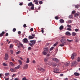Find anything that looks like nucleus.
I'll return each instance as SVG.
<instances>
[{
	"label": "nucleus",
	"mask_w": 80,
	"mask_h": 80,
	"mask_svg": "<svg viewBox=\"0 0 80 80\" xmlns=\"http://www.w3.org/2000/svg\"><path fill=\"white\" fill-rule=\"evenodd\" d=\"M12 31L13 32H15L16 31V28H13V30H12Z\"/></svg>",
	"instance_id": "obj_44"
},
{
	"label": "nucleus",
	"mask_w": 80,
	"mask_h": 80,
	"mask_svg": "<svg viewBox=\"0 0 80 80\" xmlns=\"http://www.w3.org/2000/svg\"><path fill=\"white\" fill-rule=\"evenodd\" d=\"M60 22L61 23H64V20L63 19H60Z\"/></svg>",
	"instance_id": "obj_27"
},
{
	"label": "nucleus",
	"mask_w": 80,
	"mask_h": 80,
	"mask_svg": "<svg viewBox=\"0 0 80 80\" xmlns=\"http://www.w3.org/2000/svg\"><path fill=\"white\" fill-rule=\"evenodd\" d=\"M80 15V13L78 12V13H76L74 14V17H78V16H79V15Z\"/></svg>",
	"instance_id": "obj_15"
},
{
	"label": "nucleus",
	"mask_w": 80,
	"mask_h": 80,
	"mask_svg": "<svg viewBox=\"0 0 80 80\" xmlns=\"http://www.w3.org/2000/svg\"><path fill=\"white\" fill-rule=\"evenodd\" d=\"M68 30L69 31H71V29L70 28H67Z\"/></svg>",
	"instance_id": "obj_57"
},
{
	"label": "nucleus",
	"mask_w": 80,
	"mask_h": 80,
	"mask_svg": "<svg viewBox=\"0 0 80 80\" xmlns=\"http://www.w3.org/2000/svg\"><path fill=\"white\" fill-rule=\"evenodd\" d=\"M67 27H68L69 28H72V26H71V25L69 24L67 25Z\"/></svg>",
	"instance_id": "obj_39"
},
{
	"label": "nucleus",
	"mask_w": 80,
	"mask_h": 80,
	"mask_svg": "<svg viewBox=\"0 0 80 80\" xmlns=\"http://www.w3.org/2000/svg\"><path fill=\"white\" fill-rule=\"evenodd\" d=\"M10 64L11 65V66H14V65H14V64H13L12 62H10Z\"/></svg>",
	"instance_id": "obj_30"
},
{
	"label": "nucleus",
	"mask_w": 80,
	"mask_h": 80,
	"mask_svg": "<svg viewBox=\"0 0 80 80\" xmlns=\"http://www.w3.org/2000/svg\"><path fill=\"white\" fill-rule=\"evenodd\" d=\"M65 34L66 35H68V36H70L71 35V34H70V32H66Z\"/></svg>",
	"instance_id": "obj_12"
},
{
	"label": "nucleus",
	"mask_w": 80,
	"mask_h": 80,
	"mask_svg": "<svg viewBox=\"0 0 80 80\" xmlns=\"http://www.w3.org/2000/svg\"><path fill=\"white\" fill-rule=\"evenodd\" d=\"M26 26H27V25H26V24H24L23 25V27L24 28H26Z\"/></svg>",
	"instance_id": "obj_48"
},
{
	"label": "nucleus",
	"mask_w": 80,
	"mask_h": 80,
	"mask_svg": "<svg viewBox=\"0 0 80 80\" xmlns=\"http://www.w3.org/2000/svg\"><path fill=\"white\" fill-rule=\"evenodd\" d=\"M16 75V74H13V75L12 76V78H13V77H14V76H15Z\"/></svg>",
	"instance_id": "obj_54"
},
{
	"label": "nucleus",
	"mask_w": 80,
	"mask_h": 80,
	"mask_svg": "<svg viewBox=\"0 0 80 80\" xmlns=\"http://www.w3.org/2000/svg\"><path fill=\"white\" fill-rule=\"evenodd\" d=\"M28 41L27 38H25L23 39V43H28Z\"/></svg>",
	"instance_id": "obj_6"
},
{
	"label": "nucleus",
	"mask_w": 80,
	"mask_h": 80,
	"mask_svg": "<svg viewBox=\"0 0 80 80\" xmlns=\"http://www.w3.org/2000/svg\"><path fill=\"white\" fill-rule=\"evenodd\" d=\"M3 66H8V65L7 64H5V62H3Z\"/></svg>",
	"instance_id": "obj_35"
},
{
	"label": "nucleus",
	"mask_w": 80,
	"mask_h": 80,
	"mask_svg": "<svg viewBox=\"0 0 80 80\" xmlns=\"http://www.w3.org/2000/svg\"><path fill=\"white\" fill-rule=\"evenodd\" d=\"M19 44L21 47H23V44L21 43H19Z\"/></svg>",
	"instance_id": "obj_47"
},
{
	"label": "nucleus",
	"mask_w": 80,
	"mask_h": 80,
	"mask_svg": "<svg viewBox=\"0 0 80 80\" xmlns=\"http://www.w3.org/2000/svg\"><path fill=\"white\" fill-rule=\"evenodd\" d=\"M66 66H69L70 65V63L68 62H66Z\"/></svg>",
	"instance_id": "obj_31"
},
{
	"label": "nucleus",
	"mask_w": 80,
	"mask_h": 80,
	"mask_svg": "<svg viewBox=\"0 0 80 80\" xmlns=\"http://www.w3.org/2000/svg\"><path fill=\"white\" fill-rule=\"evenodd\" d=\"M28 64H26V65H24L23 69H27L28 68Z\"/></svg>",
	"instance_id": "obj_9"
},
{
	"label": "nucleus",
	"mask_w": 80,
	"mask_h": 80,
	"mask_svg": "<svg viewBox=\"0 0 80 80\" xmlns=\"http://www.w3.org/2000/svg\"><path fill=\"white\" fill-rule=\"evenodd\" d=\"M42 30H41V32H42V33H44V31H43V28H42Z\"/></svg>",
	"instance_id": "obj_50"
},
{
	"label": "nucleus",
	"mask_w": 80,
	"mask_h": 80,
	"mask_svg": "<svg viewBox=\"0 0 80 80\" xmlns=\"http://www.w3.org/2000/svg\"><path fill=\"white\" fill-rule=\"evenodd\" d=\"M32 36V37H35V34H32L31 35Z\"/></svg>",
	"instance_id": "obj_58"
},
{
	"label": "nucleus",
	"mask_w": 80,
	"mask_h": 80,
	"mask_svg": "<svg viewBox=\"0 0 80 80\" xmlns=\"http://www.w3.org/2000/svg\"><path fill=\"white\" fill-rule=\"evenodd\" d=\"M53 47H52L50 49V51H51V50H52L53 49Z\"/></svg>",
	"instance_id": "obj_49"
},
{
	"label": "nucleus",
	"mask_w": 80,
	"mask_h": 80,
	"mask_svg": "<svg viewBox=\"0 0 80 80\" xmlns=\"http://www.w3.org/2000/svg\"><path fill=\"white\" fill-rule=\"evenodd\" d=\"M30 43H29V45L33 47V45H35V43H36V41L35 40H31L30 41Z\"/></svg>",
	"instance_id": "obj_2"
},
{
	"label": "nucleus",
	"mask_w": 80,
	"mask_h": 80,
	"mask_svg": "<svg viewBox=\"0 0 80 80\" xmlns=\"http://www.w3.org/2000/svg\"><path fill=\"white\" fill-rule=\"evenodd\" d=\"M60 76L61 77H63V74H61L60 75Z\"/></svg>",
	"instance_id": "obj_63"
},
{
	"label": "nucleus",
	"mask_w": 80,
	"mask_h": 80,
	"mask_svg": "<svg viewBox=\"0 0 80 80\" xmlns=\"http://www.w3.org/2000/svg\"><path fill=\"white\" fill-rule=\"evenodd\" d=\"M28 38H29V39H33V38H35L34 37H32L31 36H28Z\"/></svg>",
	"instance_id": "obj_17"
},
{
	"label": "nucleus",
	"mask_w": 80,
	"mask_h": 80,
	"mask_svg": "<svg viewBox=\"0 0 80 80\" xmlns=\"http://www.w3.org/2000/svg\"><path fill=\"white\" fill-rule=\"evenodd\" d=\"M8 33H7L5 35L6 37H7V36H8Z\"/></svg>",
	"instance_id": "obj_59"
},
{
	"label": "nucleus",
	"mask_w": 80,
	"mask_h": 80,
	"mask_svg": "<svg viewBox=\"0 0 80 80\" xmlns=\"http://www.w3.org/2000/svg\"><path fill=\"white\" fill-rule=\"evenodd\" d=\"M59 17H58V16H57L55 17V19H56V20H58Z\"/></svg>",
	"instance_id": "obj_29"
},
{
	"label": "nucleus",
	"mask_w": 80,
	"mask_h": 80,
	"mask_svg": "<svg viewBox=\"0 0 80 80\" xmlns=\"http://www.w3.org/2000/svg\"><path fill=\"white\" fill-rule=\"evenodd\" d=\"M80 7V5H77L75 6V8H79Z\"/></svg>",
	"instance_id": "obj_22"
},
{
	"label": "nucleus",
	"mask_w": 80,
	"mask_h": 80,
	"mask_svg": "<svg viewBox=\"0 0 80 80\" xmlns=\"http://www.w3.org/2000/svg\"><path fill=\"white\" fill-rule=\"evenodd\" d=\"M32 50V48L30 47H29L28 48V50Z\"/></svg>",
	"instance_id": "obj_41"
},
{
	"label": "nucleus",
	"mask_w": 80,
	"mask_h": 80,
	"mask_svg": "<svg viewBox=\"0 0 80 80\" xmlns=\"http://www.w3.org/2000/svg\"><path fill=\"white\" fill-rule=\"evenodd\" d=\"M48 47H47L44 48V51L42 53L44 55H46L47 54L48 51Z\"/></svg>",
	"instance_id": "obj_3"
},
{
	"label": "nucleus",
	"mask_w": 80,
	"mask_h": 80,
	"mask_svg": "<svg viewBox=\"0 0 80 80\" xmlns=\"http://www.w3.org/2000/svg\"><path fill=\"white\" fill-rule=\"evenodd\" d=\"M62 39L61 40V43L60 44V47H63L65 45V44L66 43V38L65 37H62Z\"/></svg>",
	"instance_id": "obj_1"
},
{
	"label": "nucleus",
	"mask_w": 80,
	"mask_h": 80,
	"mask_svg": "<svg viewBox=\"0 0 80 80\" xmlns=\"http://www.w3.org/2000/svg\"><path fill=\"white\" fill-rule=\"evenodd\" d=\"M74 75H75V76H79V75H80V73L78 72H75L74 73Z\"/></svg>",
	"instance_id": "obj_16"
},
{
	"label": "nucleus",
	"mask_w": 80,
	"mask_h": 80,
	"mask_svg": "<svg viewBox=\"0 0 80 80\" xmlns=\"http://www.w3.org/2000/svg\"><path fill=\"white\" fill-rule=\"evenodd\" d=\"M67 41H68V42H73V40H70L68 39H67Z\"/></svg>",
	"instance_id": "obj_32"
},
{
	"label": "nucleus",
	"mask_w": 80,
	"mask_h": 80,
	"mask_svg": "<svg viewBox=\"0 0 80 80\" xmlns=\"http://www.w3.org/2000/svg\"><path fill=\"white\" fill-rule=\"evenodd\" d=\"M20 67V65H18V66L15 67L14 68V69L15 70H17V69H18Z\"/></svg>",
	"instance_id": "obj_13"
},
{
	"label": "nucleus",
	"mask_w": 80,
	"mask_h": 80,
	"mask_svg": "<svg viewBox=\"0 0 80 80\" xmlns=\"http://www.w3.org/2000/svg\"><path fill=\"white\" fill-rule=\"evenodd\" d=\"M14 80H18V78H15L14 79Z\"/></svg>",
	"instance_id": "obj_64"
},
{
	"label": "nucleus",
	"mask_w": 80,
	"mask_h": 80,
	"mask_svg": "<svg viewBox=\"0 0 80 80\" xmlns=\"http://www.w3.org/2000/svg\"><path fill=\"white\" fill-rule=\"evenodd\" d=\"M18 62H19L20 63V65H22V61L20 60H18Z\"/></svg>",
	"instance_id": "obj_26"
},
{
	"label": "nucleus",
	"mask_w": 80,
	"mask_h": 80,
	"mask_svg": "<svg viewBox=\"0 0 80 80\" xmlns=\"http://www.w3.org/2000/svg\"><path fill=\"white\" fill-rule=\"evenodd\" d=\"M10 48H13V45L12 44H11L10 45Z\"/></svg>",
	"instance_id": "obj_40"
},
{
	"label": "nucleus",
	"mask_w": 80,
	"mask_h": 80,
	"mask_svg": "<svg viewBox=\"0 0 80 80\" xmlns=\"http://www.w3.org/2000/svg\"><path fill=\"white\" fill-rule=\"evenodd\" d=\"M77 62H76V61H74L72 63V66H73L74 65H77Z\"/></svg>",
	"instance_id": "obj_10"
},
{
	"label": "nucleus",
	"mask_w": 80,
	"mask_h": 80,
	"mask_svg": "<svg viewBox=\"0 0 80 80\" xmlns=\"http://www.w3.org/2000/svg\"><path fill=\"white\" fill-rule=\"evenodd\" d=\"M77 56V54L76 53H73L72 54L71 56V58L72 60H73L75 58V57Z\"/></svg>",
	"instance_id": "obj_4"
},
{
	"label": "nucleus",
	"mask_w": 80,
	"mask_h": 80,
	"mask_svg": "<svg viewBox=\"0 0 80 80\" xmlns=\"http://www.w3.org/2000/svg\"><path fill=\"white\" fill-rule=\"evenodd\" d=\"M72 20H70L68 21V23H72Z\"/></svg>",
	"instance_id": "obj_33"
},
{
	"label": "nucleus",
	"mask_w": 80,
	"mask_h": 80,
	"mask_svg": "<svg viewBox=\"0 0 80 80\" xmlns=\"http://www.w3.org/2000/svg\"><path fill=\"white\" fill-rule=\"evenodd\" d=\"M72 14H74L75 13V11H73L72 12Z\"/></svg>",
	"instance_id": "obj_51"
},
{
	"label": "nucleus",
	"mask_w": 80,
	"mask_h": 80,
	"mask_svg": "<svg viewBox=\"0 0 80 80\" xmlns=\"http://www.w3.org/2000/svg\"><path fill=\"white\" fill-rule=\"evenodd\" d=\"M44 60L45 62H47V61H48V58H45L44 59Z\"/></svg>",
	"instance_id": "obj_14"
},
{
	"label": "nucleus",
	"mask_w": 80,
	"mask_h": 80,
	"mask_svg": "<svg viewBox=\"0 0 80 80\" xmlns=\"http://www.w3.org/2000/svg\"><path fill=\"white\" fill-rule=\"evenodd\" d=\"M30 30H31V31H33V28H31L30 29Z\"/></svg>",
	"instance_id": "obj_62"
},
{
	"label": "nucleus",
	"mask_w": 80,
	"mask_h": 80,
	"mask_svg": "<svg viewBox=\"0 0 80 80\" xmlns=\"http://www.w3.org/2000/svg\"><path fill=\"white\" fill-rule=\"evenodd\" d=\"M4 34H5V32L2 31L1 33L0 34V37H2L3 36Z\"/></svg>",
	"instance_id": "obj_11"
},
{
	"label": "nucleus",
	"mask_w": 80,
	"mask_h": 80,
	"mask_svg": "<svg viewBox=\"0 0 80 80\" xmlns=\"http://www.w3.org/2000/svg\"><path fill=\"white\" fill-rule=\"evenodd\" d=\"M58 44V42H56V43L54 44V47H55V46H57V45Z\"/></svg>",
	"instance_id": "obj_42"
},
{
	"label": "nucleus",
	"mask_w": 80,
	"mask_h": 80,
	"mask_svg": "<svg viewBox=\"0 0 80 80\" xmlns=\"http://www.w3.org/2000/svg\"><path fill=\"white\" fill-rule=\"evenodd\" d=\"M9 73H6L5 74V75L6 76H8V75H9Z\"/></svg>",
	"instance_id": "obj_37"
},
{
	"label": "nucleus",
	"mask_w": 80,
	"mask_h": 80,
	"mask_svg": "<svg viewBox=\"0 0 80 80\" xmlns=\"http://www.w3.org/2000/svg\"><path fill=\"white\" fill-rule=\"evenodd\" d=\"M73 17V15H71L69 16V18H72Z\"/></svg>",
	"instance_id": "obj_34"
},
{
	"label": "nucleus",
	"mask_w": 80,
	"mask_h": 80,
	"mask_svg": "<svg viewBox=\"0 0 80 80\" xmlns=\"http://www.w3.org/2000/svg\"><path fill=\"white\" fill-rule=\"evenodd\" d=\"M8 58V54L6 53L5 54V57L4 58V59L5 60H7Z\"/></svg>",
	"instance_id": "obj_7"
},
{
	"label": "nucleus",
	"mask_w": 80,
	"mask_h": 80,
	"mask_svg": "<svg viewBox=\"0 0 80 80\" xmlns=\"http://www.w3.org/2000/svg\"><path fill=\"white\" fill-rule=\"evenodd\" d=\"M72 36H75V35H77V33L75 32H73L72 33Z\"/></svg>",
	"instance_id": "obj_20"
},
{
	"label": "nucleus",
	"mask_w": 80,
	"mask_h": 80,
	"mask_svg": "<svg viewBox=\"0 0 80 80\" xmlns=\"http://www.w3.org/2000/svg\"><path fill=\"white\" fill-rule=\"evenodd\" d=\"M40 70V71H41V72H44V71H45V70L41 68Z\"/></svg>",
	"instance_id": "obj_24"
},
{
	"label": "nucleus",
	"mask_w": 80,
	"mask_h": 80,
	"mask_svg": "<svg viewBox=\"0 0 80 80\" xmlns=\"http://www.w3.org/2000/svg\"><path fill=\"white\" fill-rule=\"evenodd\" d=\"M29 62H30V61L29 60V58H27V60L26 61V63H29Z\"/></svg>",
	"instance_id": "obj_28"
},
{
	"label": "nucleus",
	"mask_w": 80,
	"mask_h": 80,
	"mask_svg": "<svg viewBox=\"0 0 80 80\" xmlns=\"http://www.w3.org/2000/svg\"><path fill=\"white\" fill-rule=\"evenodd\" d=\"M10 52L12 54H13V50H10Z\"/></svg>",
	"instance_id": "obj_53"
},
{
	"label": "nucleus",
	"mask_w": 80,
	"mask_h": 80,
	"mask_svg": "<svg viewBox=\"0 0 80 80\" xmlns=\"http://www.w3.org/2000/svg\"><path fill=\"white\" fill-rule=\"evenodd\" d=\"M63 28V26H61L59 28V29L60 30H62Z\"/></svg>",
	"instance_id": "obj_25"
},
{
	"label": "nucleus",
	"mask_w": 80,
	"mask_h": 80,
	"mask_svg": "<svg viewBox=\"0 0 80 80\" xmlns=\"http://www.w3.org/2000/svg\"><path fill=\"white\" fill-rule=\"evenodd\" d=\"M78 62H80V58L79 57L78 58Z\"/></svg>",
	"instance_id": "obj_52"
},
{
	"label": "nucleus",
	"mask_w": 80,
	"mask_h": 80,
	"mask_svg": "<svg viewBox=\"0 0 80 80\" xmlns=\"http://www.w3.org/2000/svg\"><path fill=\"white\" fill-rule=\"evenodd\" d=\"M23 5V2H21L19 4V5L22 6Z\"/></svg>",
	"instance_id": "obj_55"
},
{
	"label": "nucleus",
	"mask_w": 80,
	"mask_h": 80,
	"mask_svg": "<svg viewBox=\"0 0 80 80\" xmlns=\"http://www.w3.org/2000/svg\"><path fill=\"white\" fill-rule=\"evenodd\" d=\"M41 67H40V66H38L37 67V68L38 69V70H40V69H41Z\"/></svg>",
	"instance_id": "obj_23"
},
{
	"label": "nucleus",
	"mask_w": 80,
	"mask_h": 80,
	"mask_svg": "<svg viewBox=\"0 0 80 80\" xmlns=\"http://www.w3.org/2000/svg\"><path fill=\"white\" fill-rule=\"evenodd\" d=\"M52 65L54 67H56V66H57V64L55 63H53L52 64Z\"/></svg>",
	"instance_id": "obj_36"
},
{
	"label": "nucleus",
	"mask_w": 80,
	"mask_h": 80,
	"mask_svg": "<svg viewBox=\"0 0 80 80\" xmlns=\"http://www.w3.org/2000/svg\"><path fill=\"white\" fill-rule=\"evenodd\" d=\"M22 80H28V79H26V78H23L22 79Z\"/></svg>",
	"instance_id": "obj_46"
},
{
	"label": "nucleus",
	"mask_w": 80,
	"mask_h": 80,
	"mask_svg": "<svg viewBox=\"0 0 80 80\" xmlns=\"http://www.w3.org/2000/svg\"><path fill=\"white\" fill-rule=\"evenodd\" d=\"M10 70L12 72H15V71H16V70H15L14 68H11L10 69Z\"/></svg>",
	"instance_id": "obj_19"
},
{
	"label": "nucleus",
	"mask_w": 80,
	"mask_h": 80,
	"mask_svg": "<svg viewBox=\"0 0 80 80\" xmlns=\"http://www.w3.org/2000/svg\"><path fill=\"white\" fill-rule=\"evenodd\" d=\"M75 32H78V29H75Z\"/></svg>",
	"instance_id": "obj_56"
},
{
	"label": "nucleus",
	"mask_w": 80,
	"mask_h": 80,
	"mask_svg": "<svg viewBox=\"0 0 80 80\" xmlns=\"http://www.w3.org/2000/svg\"><path fill=\"white\" fill-rule=\"evenodd\" d=\"M20 52H21V51H19L16 52V54L18 55V54H19V53H20Z\"/></svg>",
	"instance_id": "obj_45"
},
{
	"label": "nucleus",
	"mask_w": 80,
	"mask_h": 80,
	"mask_svg": "<svg viewBox=\"0 0 80 80\" xmlns=\"http://www.w3.org/2000/svg\"><path fill=\"white\" fill-rule=\"evenodd\" d=\"M28 6L30 7V6H33V4L32 2H30L28 4Z\"/></svg>",
	"instance_id": "obj_21"
},
{
	"label": "nucleus",
	"mask_w": 80,
	"mask_h": 80,
	"mask_svg": "<svg viewBox=\"0 0 80 80\" xmlns=\"http://www.w3.org/2000/svg\"><path fill=\"white\" fill-rule=\"evenodd\" d=\"M59 71V70H58V69L57 68H55L54 69V70L53 71V72H54V73H58V72Z\"/></svg>",
	"instance_id": "obj_8"
},
{
	"label": "nucleus",
	"mask_w": 80,
	"mask_h": 80,
	"mask_svg": "<svg viewBox=\"0 0 80 80\" xmlns=\"http://www.w3.org/2000/svg\"><path fill=\"white\" fill-rule=\"evenodd\" d=\"M18 34H19V35H20V34H21V32H20V31H18Z\"/></svg>",
	"instance_id": "obj_60"
},
{
	"label": "nucleus",
	"mask_w": 80,
	"mask_h": 80,
	"mask_svg": "<svg viewBox=\"0 0 80 80\" xmlns=\"http://www.w3.org/2000/svg\"><path fill=\"white\" fill-rule=\"evenodd\" d=\"M34 1L35 2V4L36 5H38V0H34Z\"/></svg>",
	"instance_id": "obj_18"
},
{
	"label": "nucleus",
	"mask_w": 80,
	"mask_h": 80,
	"mask_svg": "<svg viewBox=\"0 0 80 80\" xmlns=\"http://www.w3.org/2000/svg\"><path fill=\"white\" fill-rule=\"evenodd\" d=\"M52 60H53V61H54V62H55L57 63H58V62H59V60H58V59L56 58H52Z\"/></svg>",
	"instance_id": "obj_5"
},
{
	"label": "nucleus",
	"mask_w": 80,
	"mask_h": 80,
	"mask_svg": "<svg viewBox=\"0 0 80 80\" xmlns=\"http://www.w3.org/2000/svg\"><path fill=\"white\" fill-rule=\"evenodd\" d=\"M11 60L12 61V62H15V60L13 59V57H11Z\"/></svg>",
	"instance_id": "obj_43"
},
{
	"label": "nucleus",
	"mask_w": 80,
	"mask_h": 80,
	"mask_svg": "<svg viewBox=\"0 0 80 80\" xmlns=\"http://www.w3.org/2000/svg\"><path fill=\"white\" fill-rule=\"evenodd\" d=\"M31 8L32 10H33V9H34V7L32 6Z\"/></svg>",
	"instance_id": "obj_61"
},
{
	"label": "nucleus",
	"mask_w": 80,
	"mask_h": 80,
	"mask_svg": "<svg viewBox=\"0 0 80 80\" xmlns=\"http://www.w3.org/2000/svg\"><path fill=\"white\" fill-rule=\"evenodd\" d=\"M39 3L40 5H41V4H42L43 2L42 1H40L39 2Z\"/></svg>",
	"instance_id": "obj_38"
}]
</instances>
